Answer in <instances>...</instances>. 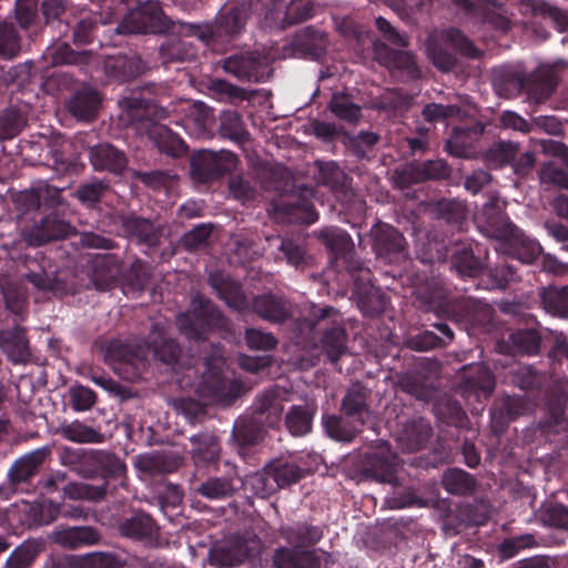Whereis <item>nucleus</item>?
<instances>
[{
	"label": "nucleus",
	"mask_w": 568,
	"mask_h": 568,
	"mask_svg": "<svg viewBox=\"0 0 568 568\" xmlns=\"http://www.w3.org/2000/svg\"><path fill=\"white\" fill-rule=\"evenodd\" d=\"M477 226L486 236L507 243L508 254L525 264L534 263L541 253L540 245L526 236L507 216L499 199L493 196L476 217Z\"/></svg>",
	"instance_id": "nucleus-1"
},
{
	"label": "nucleus",
	"mask_w": 568,
	"mask_h": 568,
	"mask_svg": "<svg viewBox=\"0 0 568 568\" xmlns=\"http://www.w3.org/2000/svg\"><path fill=\"white\" fill-rule=\"evenodd\" d=\"M179 332L187 339L203 342L210 332H232V322L222 310L201 292L191 293L189 308L175 317Z\"/></svg>",
	"instance_id": "nucleus-2"
},
{
	"label": "nucleus",
	"mask_w": 568,
	"mask_h": 568,
	"mask_svg": "<svg viewBox=\"0 0 568 568\" xmlns=\"http://www.w3.org/2000/svg\"><path fill=\"white\" fill-rule=\"evenodd\" d=\"M313 334L314 346L320 347L328 361L337 365L347 352L348 333L343 314L334 306H314L305 318Z\"/></svg>",
	"instance_id": "nucleus-3"
},
{
	"label": "nucleus",
	"mask_w": 568,
	"mask_h": 568,
	"mask_svg": "<svg viewBox=\"0 0 568 568\" xmlns=\"http://www.w3.org/2000/svg\"><path fill=\"white\" fill-rule=\"evenodd\" d=\"M424 47L429 62L443 73H448L456 68L458 63L456 53L469 59L481 57V51L457 28L430 31Z\"/></svg>",
	"instance_id": "nucleus-4"
},
{
	"label": "nucleus",
	"mask_w": 568,
	"mask_h": 568,
	"mask_svg": "<svg viewBox=\"0 0 568 568\" xmlns=\"http://www.w3.org/2000/svg\"><path fill=\"white\" fill-rule=\"evenodd\" d=\"M266 173L271 181L263 182L262 186L266 191H275L280 194V197L273 200L270 204V211L276 219H287L288 221L293 219H302L308 224L317 220L318 214L311 203L301 201L293 194H284L291 186L288 172L278 168L270 169Z\"/></svg>",
	"instance_id": "nucleus-5"
},
{
	"label": "nucleus",
	"mask_w": 568,
	"mask_h": 568,
	"mask_svg": "<svg viewBox=\"0 0 568 568\" xmlns=\"http://www.w3.org/2000/svg\"><path fill=\"white\" fill-rule=\"evenodd\" d=\"M143 342L144 351L151 353L154 361L165 365L172 372L178 373L193 366V356L186 354L172 336L166 321L153 322Z\"/></svg>",
	"instance_id": "nucleus-6"
},
{
	"label": "nucleus",
	"mask_w": 568,
	"mask_h": 568,
	"mask_svg": "<svg viewBox=\"0 0 568 568\" xmlns=\"http://www.w3.org/2000/svg\"><path fill=\"white\" fill-rule=\"evenodd\" d=\"M104 359L121 378L139 381L146 367L144 342L112 339L105 346Z\"/></svg>",
	"instance_id": "nucleus-7"
},
{
	"label": "nucleus",
	"mask_w": 568,
	"mask_h": 568,
	"mask_svg": "<svg viewBox=\"0 0 568 568\" xmlns=\"http://www.w3.org/2000/svg\"><path fill=\"white\" fill-rule=\"evenodd\" d=\"M239 161L229 150H199L190 159V175L195 183H213L234 171Z\"/></svg>",
	"instance_id": "nucleus-8"
},
{
	"label": "nucleus",
	"mask_w": 568,
	"mask_h": 568,
	"mask_svg": "<svg viewBox=\"0 0 568 568\" xmlns=\"http://www.w3.org/2000/svg\"><path fill=\"white\" fill-rule=\"evenodd\" d=\"M357 473L363 479L375 480L382 484L398 486L396 475V455L387 442H381L374 448L362 454L356 464Z\"/></svg>",
	"instance_id": "nucleus-9"
},
{
	"label": "nucleus",
	"mask_w": 568,
	"mask_h": 568,
	"mask_svg": "<svg viewBox=\"0 0 568 568\" xmlns=\"http://www.w3.org/2000/svg\"><path fill=\"white\" fill-rule=\"evenodd\" d=\"M123 236L150 250L160 247L163 239L170 235V227L159 220L144 217L134 212L118 216Z\"/></svg>",
	"instance_id": "nucleus-10"
},
{
	"label": "nucleus",
	"mask_w": 568,
	"mask_h": 568,
	"mask_svg": "<svg viewBox=\"0 0 568 568\" xmlns=\"http://www.w3.org/2000/svg\"><path fill=\"white\" fill-rule=\"evenodd\" d=\"M222 359V348L219 345H213V355L205 358L207 369L202 373L199 390L205 397L229 405L239 396L241 385L236 381H229L221 375L219 363Z\"/></svg>",
	"instance_id": "nucleus-11"
},
{
	"label": "nucleus",
	"mask_w": 568,
	"mask_h": 568,
	"mask_svg": "<svg viewBox=\"0 0 568 568\" xmlns=\"http://www.w3.org/2000/svg\"><path fill=\"white\" fill-rule=\"evenodd\" d=\"M220 64L224 72L242 82H264L272 74L268 59L258 50L231 54L221 60Z\"/></svg>",
	"instance_id": "nucleus-12"
},
{
	"label": "nucleus",
	"mask_w": 568,
	"mask_h": 568,
	"mask_svg": "<svg viewBox=\"0 0 568 568\" xmlns=\"http://www.w3.org/2000/svg\"><path fill=\"white\" fill-rule=\"evenodd\" d=\"M77 233L75 226L70 222L57 213H51L24 226L20 232V240L30 247H40L51 242L63 241Z\"/></svg>",
	"instance_id": "nucleus-13"
},
{
	"label": "nucleus",
	"mask_w": 568,
	"mask_h": 568,
	"mask_svg": "<svg viewBox=\"0 0 568 568\" xmlns=\"http://www.w3.org/2000/svg\"><path fill=\"white\" fill-rule=\"evenodd\" d=\"M122 2L136 4L140 8L123 18L118 24V33H160L165 27L159 2L151 0H122Z\"/></svg>",
	"instance_id": "nucleus-14"
},
{
	"label": "nucleus",
	"mask_w": 568,
	"mask_h": 568,
	"mask_svg": "<svg viewBox=\"0 0 568 568\" xmlns=\"http://www.w3.org/2000/svg\"><path fill=\"white\" fill-rule=\"evenodd\" d=\"M327 45L326 33L313 26H307L294 33L284 50L294 58L317 60L326 53Z\"/></svg>",
	"instance_id": "nucleus-15"
},
{
	"label": "nucleus",
	"mask_w": 568,
	"mask_h": 568,
	"mask_svg": "<svg viewBox=\"0 0 568 568\" xmlns=\"http://www.w3.org/2000/svg\"><path fill=\"white\" fill-rule=\"evenodd\" d=\"M207 283L232 311L246 315L251 313V304L243 291L241 283L232 280L221 271H213L209 274Z\"/></svg>",
	"instance_id": "nucleus-16"
},
{
	"label": "nucleus",
	"mask_w": 568,
	"mask_h": 568,
	"mask_svg": "<svg viewBox=\"0 0 568 568\" xmlns=\"http://www.w3.org/2000/svg\"><path fill=\"white\" fill-rule=\"evenodd\" d=\"M432 436V425L423 417H413L399 423L395 432V440L403 453L425 449Z\"/></svg>",
	"instance_id": "nucleus-17"
},
{
	"label": "nucleus",
	"mask_w": 568,
	"mask_h": 568,
	"mask_svg": "<svg viewBox=\"0 0 568 568\" xmlns=\"http://www.w3.org/2000/svg\"><path fill=\"white\" fill-rule=\"evenodd\" d=\"M250 17L251 10L246 3L221 11L212 23L214 45L230 42L237 37L244 30Z\"/></svg>",
	"instance_id": "nucleus-18"
},
{
	"label": "nucleus",
	"mask_w": 568,
	"mask_h": 568,
	"mask_svg": "<svg viewBox=\"0 0 568 568\" xmlns=\"http://www.w3.org/2000/svg\"><path fill=\"white\" fill-rule=\"evenodd\" d=\"M51 454V447L43 446L14 460L8 470L9 486L16 489L20 484L30 483L39 474L44 463L50 459Z\"/></svg>",
	"instance_id": "nucleus-19"
},
{
	"label": "nucleus",
	"mask_w": 568,
	"mask_h": 568,
	"mask_svg": "<svg viewBox=\"0 0 568 568\" xmlns=\"http://www.w3.org/2000/svg\"><path fill=\"white\" fill-rule=\"evenodd\" d=\"M251 312L272 324H283L293 315L292 303L280 293H263L252 298Z\"/></svg>",
	"instance_id": "nucleus-20"
},
{
	"label": "nucleus",
	"mask_w": 568,
	"mask_h": 568,
	"mask_svg": "<svg viewBox=\"0 0 568 568\" xmlns=\"http://www.w3.org/2000/svg\"><path fill=\"white\" fill-rule=\"evenodd\" d=\"M89 162L97 172L121 175L128 168L129 160L124 151L109 142L95 144L89 149Z\"/></svg>",
	"instance_id": "nucleus-21"
},
{
	"label": "nucleus",
	"mask_w": 568,
	"mask_h": 568,
	"mask_svg": "<svg viewBox=\"0 0 568 568\" xmlns=\"http://www.w3.org/2000/svg\"><path fill=\"white\" fill-rule=\"evenodd\" d=\"M371 397L372 390L366 385L362 382L352 383L345 390L339 409L346 417H352L363 427L372 414Z\"/></svg>",
	"instance_id": "nucleus-22"
},
{
	"label": "nucleus",
	"mask_w": 568,
	"mask_h": 568,
	"mask_svg": "<svg viewBox=\"0 0 568 568\" xmlns=\"http://www.w3.org/2000/svg\"><path fill=\"white\" fill-rule=\"evenodd\" d=\"M372 248L378 257L393 260L402 254L407 246L406 240L397 229L392 225L375 224L369 232Z\"/></svg>",
	"instance_id": "nucleus-23"
},
{
	"label": "nucleus",
	"mask_w": 568,
	"mask_h": 568,
	"mask_svg": "<svg viewBox=\"0 0 568 568\" xmlns=\"http://www.w3.org/2000/svg\"><path fill=\"white\" fill-rule=\"evenodd\" d=\"M118 531L122 537L141 541L146 546H154L159 536L158 525L144 511H135L131 517L124 518L118 525Z\"/></svg>",
	"instance_id": "nucleus-24"
},
{
	"label": "nucleus",
	"mask_w": 568,
	"mask_h": 568,
	"mask_svg": "<svg viewBox=\"0 0 568 568\" xmlns=\"http://www.w3.org/2000/svg\"><path fill=\"white\" fill-rule=\"evenodd\" d=\"M191 449L189 452L196 467L216 466L221 459V440L213 432H202L190 437Z\"/></svg>",
	"instance_id": "nucleus-25"
},
{
	"label": "nucleus",
	"mask_w": 568,
	"mask_h": 568,
	"mask_svg": "<svg viewBox=\"0 0 568 568\" xmlns=\"http://www.w3.org/2000/svg\"><path fill=\"white\" fill-rule=\"evenodd\" d=\"M122 270V261L116 254H100L91 260L89 277L98 291L111 290Z\"/></svg>",
	"instance_id": "nucleus-26"
},
{
	"label": "nucleus",
	"mask_w": 568,
	"mask_h": 568,
	"mask_svg": "<svg viewBox=\"0 0 568 568\" xmlns=\"http://www.w3.org/2000/svg\"><path fill=\"white\" fill-rule=\"evenodd\" d=\"M243 486V479L234 473L206 478L195 488V493L209 500H225L233 498Z\"/></svg>",
	"instance_id": "nucleus-27"
},
{
	"label": "nucleus",
	"mask_w": 568,
	"mask_h": 568,
	"mask_svg": "<svg viewBox=\"0 0 568 568\" xmlns=\"http://www.w3.org/2000/svg\"><path fill=\"white\" fill-rule=\"evenodd\" d=\"M280 536L291 546L300 550H310L324 536L322 526L308 521H297L292 525L282 526Z\"/></svg>",
	"instance_id": "nucleus-28"
},
{
	"label": "nucleus",
	"mask_w": 568,
	"mask_h": 568,
	"mask_svg": "<svg viewBox=\"0 0 568 568\" xmlns=\"http://www.w3.org/2000/svg\"><path fill=\"white\" fill-rule=\"evenodd\" d=\"M352 298L361 313L371 318L381 316L388 303L382 290L373 285L369 280L356 284Z\"/></svg>",
	"instance_id": "nucleus-29"
},
{
	"label": "nucleus",
	"mask_w": 568,
	"mask_h": 568,
	"mask_svg": "<svg viewBox=\"0 0 568 568\" xmlns=\"http://www.w3.org/2000/svg\"><path fill=\"white\" fill-rule=\"evenodd\" d=\"M102 98L98 90L90 85H83L73 92L67 101V110L81 121H91L97 118Z\"/></svg>",
	"instance_id": "nucleus-30"
},
{
	"label": "nucleus",
	"mask_w": 568,
	"mask_h": 568,
	"mask_svg": "<svg viewBox=\"0 0 568 568\" xmlns=\"http://www.w3.org/2000/svg\"><path fill=\"white\" fill-rule=\"evenodd\" d=\"M145 135L161 153L172 158H180L186 153L184 141L164 124L148 122Z\"/></svg>",
	"instance_id": "nucleus-31"
},
{
	"label": "nucleus",
	"mask_w": 568,
	"mask_h": 568,
	"mask_svg": "<svg viewBox=\"0 0 568 568\" xmlns=\"http://www.w3.org/2000/svg\"><path fill=\"white\" fill-rule=\"evenodd\" d=\"M374 51L378 61L387 68L403 70L410 79H418L420 70L410 51L394 50L381 41H374Z\"/></svg>",
	"instance_id": "nucleus-32"
},
{
	"label": "nucleus",
	"mask_w": 568,
	"mask_h": 568,
	"mask_svg": "<svg viewBox=\"0 0 568 568\" xmlns=\"http://www.w3.org/2000/svg\"><path fill=\"white\" fill-rule=\"evenodd\" d=\"M103 69L105 74L116 81H128L145 72L146 67L136 54L109 55L104 60Z\"/></svg>",
	"instance_id": "nucleus-33"
},
{
	"label": "nucleus",
	"mask_w": 568,
	"mask_h": 568,
	"mask_svg": "<svg viewBox=\"0 0 568 568\" xmlns=\"http://www.w3.org/2000/svg\"><path fill=\"white\" fill-rule=\"evenodd\" d=\"M0 349L13 364H24L31 356L26 331L20 326L0 331Z\"/></svg>",
	"instance_id": "nucleus-34"
},
{
	"label": "nucleus",
	"mask_w": 568,
	"mask_h": 568,
	"mask_svg": "<svg viewBox=\"0 0 568 568\" xmlns=\"http://www.w3.org/2000/svg\"><path fill=\"white\" fill-rule=\"evenodd\" d=\"M50 539L68 549H75L81 546H91L100 541V532L91 526H78L57 528L50 534Z\"/></svg>",
	"instance_id": "nucleus-35"
},
{
	"label": "nucleus",
	"mask_w": 568,
	"mask_h": 568,
	"mask_svg": "<svg viewBox=\"0 0 568 568\" xmlns=\"http://www.w3.org/2000/svg\"><path fill=\"white\" fill-rule=\"evenodd\" d=\"M314 236L325 246L334 261L346 258L354 252L351 235L338 226H325L314 232Z\"/></svg>",
	"instance_id": "nucleus-36"
},
{
	"label": "nucleus",
	"mask_w": 568,
	"mask_h": 568,
	"mask_svg": "<svg viewBox=\"0 0 568 568\" xmlns=\"http://www.w3.org/2000/svg\"><path fill=\"white\" fill-rule=\"evenodd\" d=\"M275 568H321L318 550H300L296 548L280 547L272 558Z\"/></svg>",
	"instance_id": "nucleus-37"
},
{
	"label": "nucleus",
	"mask_w": 568,
	"mask_h": 568,
	"mask_svg": "<svg viewBox=\"0 0 568 568\" xmlns=\"http://www.w3.org/2000/svg\"><path fill=\"white\" fill-rule=\"evenodd\" d=\"M196 54V47L192 42L179 36L168 38L159 47V57L162 64L165 67L172 63L193 61L195 60Z\"/></svg>",
	"instance_id": "nucleus-38"
},
{
	"label": "nucleus",
	"mask_w": 568,
	"mask_h": 568,
	"mask_svg": "<svg viewBox=\"0 0 568 568\" xmlns=\"http://www.w3.org/2000/svg\"><path fill=\"white\" fill-rule=\"evenodd\" d=\"M59 200V190L43 182L30 190L21 191L16 197V204L19 210L30 212L39 210L43 202L53 205L58 204Z\"/></svg>",
	"instance_id": "nucleus-39"
},
{
	"label": "nucleus",
	"mask_w": 568,
	"mask_h": 568,
	"mask_svg": "<svg viewBox=\"0 0 568 568\" xmlns=\"http://www.w3.org/2000/svg\"><path fill=\"white\" fill-rule=\"evenodd\" d=\"M477 10L469 11L467 16L476 19L480 23H488L494 29L508 31L511 27L510 20L506 16V11L498 0H475Z\"/></svg>",
	"instance_id": "nucleus-40"
},
{
	"label": "nucleus",
	"mask_w": 568,
	"mask_h": 568,
	"mask_svg": "<svg viewBox=\"0 0 568 568\" xmlns=\"http://www.w3.org/2000/svg\"><path fill=\"white\" fill-rule=\"evenodd\" d=\"M322 426L329 438L342 443L353 442L362 428L358 423H355V419L346 417L344 414H324Z\"/></svg>",
	"instance_id": "nucleus-41"
},
{
	"label": "nucleus",
	"mask_w": 568,
	"mask_h": 568,
	"mask_svg": "<svg viewBox=\"0 0 568 568\" xmlns=\"http://www.w3.org/2000/svg\"><path fill=\"white\" fill-rule=\"evenodd\" d=\"M265 433L263 418L246 415L235 422L232 438L242 448L252 447L263 440Z\"/></svg>",
	"instance_id": "nucleus-42"
},
{
	"label": "nucleus",
	"mask_w": 568,
	"mask_h": 568,
	"mask_svg": "<svg viewBox=\"0 0 568 568\" xmlns=\"http://www.w3.org/2000/svg\"><path fill=\"white\" fill-rule=\"evenodd\" d=\"M484 128L476 125L474 128H454L450 136L445 142V151L455 158L469 159L475 153L473 135L483 133Z\"/></svg>",
	"instance_id": "nucleus-43"
},
{
	"label": "nucleus",
	"mask_w": 568,
	"mask_h": 568,
	"mask_svg": "<svg viewBox=\"0 0 568 568\" xmlns=\"http://www.w3.org/2000/svg\"><path fill=\"white\" fill-rule=\"evenodd\" d=\"M95 449L65 447L60 455V460L75 474L92 478L95 477Z\"/></svg>",
	"instance_id": "nucleus-44"
},
{
	"label": "nucleus",
	"mask_w": 568,
	"mask_h": 568,
	"mask_svg": "<svg viewBox=\"0 0 568 568\" xmlns=\"http://www.w3.org/2000/svg\"><path fill=\"white\" fill-rule=\"evenodd\" d=\"M92 57L91 51H74L70 44L64 42L48 48L43 54V59L51 67L78 65L81 69L90 63Z\"/></svg>",
	"instance_id": "nucleus-45"
},
{
	"label": "nucleus",
	"mask_w": 568,
	"mask_h": 568,
	"mask_svg": "<svg viewBox=\"0 0 568 568\" xmlns=\"http://www.w3.org/2000/svg\"><path fill=\"white\" fill-rule=\"evenodd\" d=\"M452 267L463 277H477L483 271V262L474 254L470 243H456L450 257Z\"/></svg>",
	"instance_id": "nucleus-46"
},
{
	"label": "nucleus",
	"mask_w": 568,
	"mask_h": 568,
	"mask_svg": "<svg viewBox=\"0 0 568 568\" xmlns=\"http://www.w3.org/2000/svg\"><path fill=\"white\" fill-rule=\"evenodd\" d=\"M558 80L555 71L538 69L528 75L527 94L535 103H542L550 98L557 87Z\"/></svg>",
	"instance_id": "nucleus-47"
},
{
	"label": "nucleus",
	"mask_w": 568,
	"mask_h": 568,
	"mask_svg": "<svg viewBox=\"0 0 568 568\" xmlns=\"http://www.w3.org/2000/svg\"><path fill=\"white\" fill-rule=\"evenodd\" d=\"M453 312L473 325L484 324L491 320L493 308L481 301L463 296L453 303Z\"/></svg>",
	"instance_id": "nucleus-48"
},
{
	"label": "nucleus",
	"mask_w": 568,
	"mask_h": 568,
	"mask_svg": "<svg viewBox=\"0 0 568 568\" xmlns=\"http://www.w3.org/2000/svg\"><path fill=\"white\" fill-rule=\"evenodd\" d=\"M317 412L314 403L294 405L285 415V426L294 436H304L312 430L313 419Z\"/></svg>",
	"instance_id": "nucleus-49"
},
{
	"label": "nucleus",
	"mask_w": 568,
	"mask_h": 568,
	"mask_svg": "<svg viewBox=\"0 0 568 568\" xmlns=\"http://www.w3.org/2000/svg\"><path fill=\"white\" fill-rule=\"evenodd\" d=\"M213 120V110L204 102L195 101L189 104V111L185 118V128L190 134L195 138H205L209 135Z\"/></svg>",
	"instance_id": "nucleus-50"
},
{
	"label": "nucleus",
	"mask_w": 568,
	"mask_h": 568,
	"mask_svg": "<svg viewBox=\"0 0 568 568\" xmlns=\"http://www.w3.org/2000/svg\"><path fill=\"white\" fill-rule=\"evenodd\" d=\"M440 483L447 493L456 496H469L474 494L477 486L476 478L460 468L446 469Z\"/></svg>",
	"instance_id": "nucleus-51"
},
{
	"label": "nucleus",
	"mask_w": 568,
	"mask_h": 568,
	"mask_svg": "<svg viewBox=\"0 0 568 568\" xmlns=\"http://www.w3.org/2000/svg\"><path fill=\"white\" fill-rule=\"evenodd\" d=\"M397 385L403 392L418 400L428 402L433 397L434 389L423 372L412 371L399 374Z\"/></svg>",
	"instance_id": "nucleus-52"
},
{
	"label": "nucleus",
	"mask_w": 568,
	"mask_h": 568,
	"mask_svg": "<svg viewBox=\"0 0 568 568\" xmlns=\"http://www.w3.org/2000/svg\"><path fill=\"white\" fill-rule=\"evenodd\" d=\"M219 134L236 143H245L250 133L245 128L242 115L235 110H224L219 116Z\"/></svg>",
	"instance_id": "nucleus-53"
},
{
	"label": "nucleus",
	"mask_w": 568,
	"mask_h": 568,
	"mask_svg": "<svg viewBox=\"0 0 568 568\" xmlns=\"http://www.w3.org/2000/svg\"><path fill=\"white\" fill-rule=\"evenodd\" d=\"M327 110L337 119L351 124L359 122L362 118V108L354 102L352 94L347 92H334L327 104Z\"/></svg>",
	"instance_id": "nucleus-54"
},
{
	"label": "nucleus",
	"mask_w": 568,
	"mask_h": 568,
	"mask_svg": "<svg viewBox=\"0 0 568 568\" xmlns=\"http://www.w3.org/2000/svg\"><path fill=\"white\" fill-rule=\"evenodd\" d=\"M163 22L165 27L161 32H164L168 29H171L172 32L178 33L181 38L195 37L201 42H203L206 47H215L214 45V36H213V26L212 23H191L176 21L169 23L165 21V17L163 16Z\"/></svg>",
	"instance_id": "nucleus-55"
},
{
	"label": "nucleus",
	"mask_w": 568,
	"mask_h": 568,
	"mask_svg": "<svg viewBox=\"0 0 568 568\" xmlns=\"http://www.w3.org/2000/svg\"><path fill=\"white\" fill-rule=\"evenodd\" d=\"M57 433L70 442L80 444H100L104 442V435L100 430L79 420L60 425Z\"/></svg>",
	"instance_id": "nucleus-56"
},
{
	"label": "nucleus",
	"mask_w": 568,
	"mask_h": 568,
	"mask_svg": "<svg viewBox=\"0 0 568 568\" xmlns=\"http://www.w3.org/2000/svg\"><path fill=\"white\" fill-rule=\"evenodd\" d=\"M243 483L258 498H268L278 490V484L275 481L268 464L261 470L247 475Z\"/></svg>",
	"instance_id": "nucleus-57"
},
{
	"label": "nucleus",
	"mask_w": 568,
	"mask_h": 568,
	"mask_svg": "<svg viewBox=\"0 0 568 568\" xmlns=\"http://www.w3.org/2000/svg\"><path fill=\"white\" fill-rule=\"evenodd\" d=\"M151 280V270L146 262L135 258L122 274L123 286L132 293L143 292Z\"/></svg>",
	"instance_id": "nucleus-58"
},
{
	"label": "nucleus",
	"mask_w": 568,
	"mask_h": 568,
	"mask_svg": "<svg viewBox=\"0 0 568 568\" xmlns=\"http://www.w3.org/2000/svg\"><path fill=\"white\" fill-rule=\"evenodd\" d=\"M519 152V144L510 141L494 143L484 154V160L491 169L511 164Z\"/></svg>",
	"instance_id": "nucleus-59"
},
{
	"label": "nucleus",
	"mask_w": 568,
	"mask_h": 568,
	"mask_svg": "<svg viewBox=\"0 0 568 568\" xmlns=\"http://www.w3.org/2000/svg\"><path fill=\"white\" fill-rule=\"evenodd\" d=\"M537 518L546 527L568 531V507L561 503L542 504Z\"/></svg>",
	"instance_id": "nucleus-60"
},
{
	"label": "nucleus",
	"mask_w": 568,
	"mask_h": 568,
	"mask_svg": "<svg viewBox=\"0 0 568 568\" xmlns=\"http://www.w3.org/2000/svg\"><path fill=\"white\" fill-rule=\"evenodd\" d=\"M44 542L38 539H28L18 546L7 559L8 568H28L36 557L43 550Z\"/></svg>",
	"instance_id": "nucleus-61"
},
{
	"label": "nucleus",
	"mask_w": 568,
	"mask_h": 568,
	"mask_svg": "<svg viewBox=\"0 0 568 568\" xmlns=\"http://www.w3.org/2000/svg\"><path fill=\"white\" fill-rule=\"evenodd\" d=\"M27 124V118L17 105L0 113V142L16 138Z\"/></svg>",
	"instance_id": "nucleus-62"
},
{
	"label": "nucleus",
	"mask_w": 568,
	"mask_h": 568,
	"mask_svg": "<svg viewBox=\"0 0 568 568\" xmlns=\"http://www.w3.org/2000/svg\"><path fill=\"white\" fill-rule=\"evenodd\" d=\"M272 475L278 484V489L286 488L300 481L305 473L296 463L276 459L268 463Z\"/></svg>",
	"instance_id": "nucleus-63"
},
{
	"label": "nucleus",
	"mask_w": 568,
	"mask_h": 568,
	"mask_svg": "<svg viewBox=\"0 0 568 568\" xmlns=\"http://www.w3.org/2000/svg\"><path fill=\"white\" fill-rule=\"evenodd\" d=\"M540 296L546 312L560 317H568V285L561 290L542 288Z\"/></svg>",
	"instance_id": "nucleus-64"
}]
</instances>
